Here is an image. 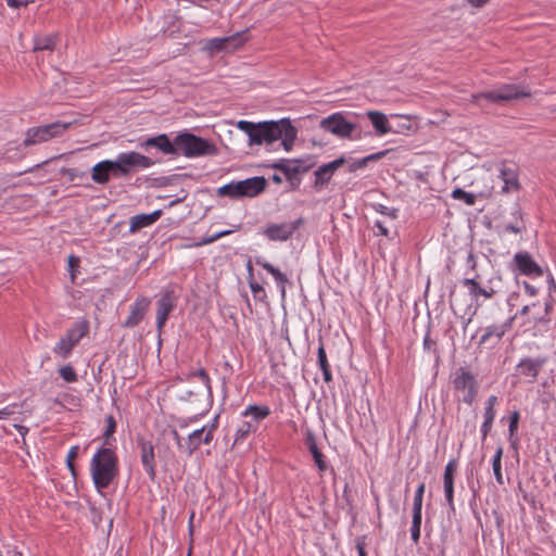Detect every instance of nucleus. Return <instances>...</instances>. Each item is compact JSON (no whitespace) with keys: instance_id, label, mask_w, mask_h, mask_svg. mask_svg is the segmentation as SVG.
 <instances>
[{"instance_id":"obj_1","label":"nucleus","mask_w":556,"mask_h":556,"mask_svg":"<svg viewBox=\"0 0 556 556\" xmlns=\"http://www.w3.org/2000/svg\"><path fill=\"white\" fill-rule=\"evenodd\" d=\"M90 470L97 489H106L117 476V456L109 447L100 448L92 457Z\"/></svg>"},{"instance_id":"obj_2","label":"nucleus","mask_w":556,"mask_h":556,"mask_svg":"<svg viewBox=\"0 0 556 556\" xmlns=\"http://www.w3.org/2000/svg\"><path fill=\"white\" fill-rule=\"evenodd\" d=\"M188 381L197 383L180 395V400L190 403L194 408H202L206 412L212 396L211 380L205 369L200 368L188 375Z\"/></svg>"},{"instance_id":"obj_3","label":"nucleus","mask_w":556,"mask_h":556,"mask_svg":"<svg viewBox=\"0 0 556 556\" xmlns=\"http://www.w3.org/2000/svg\"><path fill=\"white\" fill-rule=\"evenodd\" d=\"M216 153V146L207 139L191 132H182L176 136V156L182 154L186 157H198L215 155Z\"/></svg>"},{"instance_id":"obj_4","label":"nucleus","mask_w":556,"mask_h":556,"mask_svg":"<svg viewBox=\"0 0 556 556\" xmlns=\"http://www.w3.org/2000/svg\"><path fill=\"white\" fill-rule=\"evenodd\" d=\"M319 127L339 138L359 140L362 131L357 124L349 122L342 112L333 113L319 122Z\"/></svg>"},{"instance_id":"obj_5","label":"nucleus","mask_w":556,"mask_h":556,"mask_svg":"<svg viewBox=\"0 0 556 556\" xmlns=\"http://www.w3.org/2000/svg\"><path fill=\"white\" fill-rule=\"evenodd\" d=\"M452 384L455 392L460 394L459 401L467 405H471L475 402L479 391V383L469 369L465 367L458 368L454 374Z\"/></svg>"},{"instance_id":"obj_6","label":"nucleus","mask_w":556,"mask_h":556,"mask_svg":"<svg viewBox=\"0 0 556 556\" xmlns=\"http://www.w3.org/2000/svg\"><path fill=\"white\" fill-rule=\"evenodd\" d=\"M267 180L264 177H252L237 182H230L222 188L218 192L220 195H229L231 198L255 197L265 190Z\"/></svg>"},{"instance_id":"obj_7","label":"nucleus","mask_w":556,"mask_h":556,"mask_svg":"<svg viewBox=\"0 0 556 556\" xmlns=\"http://www.w3.org/2000/svg\"><path fill=\"white\" fill-rule=\"evenodd\" d=\"M530 91L518 85H504L496 90L480 92L471 96V101L480 105V100L484 99L491 103H500L529 97Z\"/></svg>"},{"instance_id":"obj_8","label":"nucleus","mask_w":556,"mask_h":556,"mask_svg":"<svg viewBox=\"0 0 556 556\" xmlns=\"http://www.w3.org/2000/svg\"><path fill=\"white\" fill-rule=\"evenodd\" d=\"M71 125L72 123L54 122L43 126L31 127L26 131L24 146L28 147L60 137L71 127Z\"/></svg>"},{"instance_id":"obj_9","label":"nucleus","mask_w":556,"mask_h":556,"mask_svg":"<svg viewBox=\"0 0 556 556\" xmlns=\"http://www.w3.org/2000/svg\"><path fill=\"white\" fill-rule=\"evenodd\" d=\"M269 129L273 131L269 138H266L264 143L271 144L277 140H281L280 146L290 151L298 136L296 128L291 124L289 118H281L279 121H271Z\"/></svg>"},{"instance_id":"obj_10","label":"nucleus","mask_w":556,"mask_h":556,"mask_svg":"<svg viewBox=\"0 0 556 556\" xmlns=\"http://www.w3.org/2000/svg\"><path fill=\"white\" fill-rule=\"evenodd\" d=\"M304 224L302 217L281 223H269L262 228L260 233L269 241H287L292 238L294 232Z\"/></svg>"},{"instance_id":"obj_11","label":"nucleus","mask_w":556,"mask_h":556,"mask_svg":"<svg viewBox=\"0 0 556 556\" xmlns=\"http://www.w3.org/2000/svg\"><path fill=\"white\" fill-rule=\"evenodd\" d=\"M118 176H127L139 168L154 165V161L138 152L119 153L114 161Z\"/></svg>"},{"instance_id":"obj_12","label":"nucleus","mask_w":556,"mask_h":556,"mask_svg":"<svg viewBox=\"0 0 556 556\" xmlns=\"http://www.w3.org/2000/svg\"><path fill=\"white\" fill-rule=\"evenodd\" d=\"M245 41H248V30H242L231 36L208 39L205 41L203 50L210 54L220 51L228 52L240 48Z\"/></svg>"},{"instance_id":"obj_13","label":"nucleus","mask_w":556,"mask_h":556,"mask_svg":"<svg viewBox=\"0 0 556 556\" xmlns=\"http://www.w3.org/2000/svg\"><path fill=\"white\" fill-rule=\"evenodd\" d=\"M218 416H215L214 420L208 426H203L200 429L192 431L185 443V453L192 455L202 443L210 444L214 438V432L217 429Z\"/></svg>"},{"instance_id":"obj_14","label":"nucleus","mask_w":556,"mask_h":556,"mask_svg":"<svg viewBox=\"0 0 556 556\" xmlns=\"http://www.w3.org/2000/svg\"><path fill=\"white\" fill-rule=\"evenodd\" d=\"M271 121H265L257 124H254L249 121H239L237 123V127L244 131L249 136V144H262L264 143L266 138H269L273 131L269 129Z\"/></svg>"},{"instance_id":"obj_15","label":"nucleus","mask_w":556,"mask_h":556,"mask_svg":"<svg viewBox=\"0 0 556 556\" xmlns=\"http://www.w3.org/2000/svg\"><path fill=\"white\" fill-rule=\"evenodd\" d=\"M514 265L521 275L529 277L543 276L542 267L533 260L528 252H518L514 256Z\"/></svg>"},{"instance_id":"obj_16","label":"nucleus","mask_w":556,"mask_h":556,"mask_svg":"<svg viewBox=\"0 0 556 556\" xmlns=\"http://www.w3.org/2000/svg\"><path fill=\"white\" fill-rule=\"evenodd\" d=\"M500 178L504 186V192L517 191L520 189L518 179V166L514 163L503 161L498 165Z\"/></svg>"},{"instance_id":"obj_17","label":"nucleus","mask_w":556,"mask_h":556,"mask_svg":"<svg viewBox=\"0 0 556 556\" xmlns=\"http://www.w3.org/2000/svg\"><path fill=\"white\" fill-rule=\"evenodd\" d=\"M137 444L140 450L141 463L149 478L154 481L156 477L154 446L151 441H147L143 438H138Z\"/></svg>"},{"instance_id":"obj_18","label":"nucleus","mask_w":556,"mask_h":556,"mask_svg":"<svg viewBox=\"0 0 556 556\" xmlns=\"http://www.w3.org/2000/svg\"><path fill=\"white\" fill-rule=\"evenodd\" d=\"M547 358L545 356L532 358V357H526L522 358L517 367V374L519 376H523L530 379V382H534L536 380V377L543 366L546 364Z\"/></svg>"},{"instance_id":"obj_19","label":"nucleus","mask_w":556,"mask_h":556,"mask_svg":"<svg viewBox=\"0 0 556 556\" xmlns=\"http://www.w3.org/2000/svg\"><path fill=\"white\" fill-rule=\"evenodd\" d=\"M149 306L150 300L148 298H138L130 306L129 315L122 324L123 328H134L139 325V323L143 319Z\"/></svg>"},{"instance_id":"obj_20","label":"nucleus","mask_w":556,"mask_h":556,"mask_svg":"<svg viewBox=\"0 0 556 556\" xmlns=\"http://www.w3.org/2000/svg\"><path fill=\"white\" fill-rule=\"evenodd\" d=\"M175 306L173 291H165L157 301L156 328L161 333L169 313Z\"/></svg>"},{"instance_id":"obj_21","label":"nucleus","mask_w":556,"mask_h":556,"mask_svg":"<svg viewBox=\"0 0 556 556\" xmlns=\"http://www.w3.org/2000/svg\"><path fill=\"white\" fill-rule=\"evenodd\" d=\"M457 469V462L456 459H451L444 469L443 475V488H444V494L446 498V503L448 507L454 510V475Z\"/></svg>"},{"instance_id":"obj_22","label":"nucleus","mask_w":556,"mask_h":556,"mask_svg":"<svg viewBox=\"0 0 556 556\" xmlns=\"http://www.w3.org/2000/svg\"><path fill=\"white\" fill-rule=\"evenodd\" d=\"M111 175L118 177L114 161H101L92 167L91 178L97 184H106Z\"/></svg>"},{"instance_id":"obj_23","label":"nucleus","mask_w":556,"mask_h":556,"mask_svg":"<svg viewBox=\"0 0 556 556\" xmlns=\"http://www.w3.org/2000/svg\"><path fill=\"white\" fill-rule=\"evenodd\" d=\"M141 147L156 148L166 155H175L176 156V138L174 139V141H170L168 136L165 134L159 135L156 137L148 138L144 142L141 143Z\"/></svg>"},{"instance_id":"obj_24","label":"nucleus","mask_w":556,"mask_h":556,"mask_svg":"<svg viewBox=\"0 0 556 556\" xmlns=\"http://www.w3.org/2000/svg\"><path fill=\"white\" fill-rule=\"evenodd\" d=\"M305 445H306L307 450L309 451V453L312 454L318 470L320 472L326 471L328 468L327 462L325 459L324 454L317 446V441H316L315 434L309 429H307L305 432Z\"/></svg>"},{"instance_id":"obj_25","label":"nucleus","mask_w":556,"mask_h":556,"mask_svg":"<svg viewBox=\"0 0 556 556\" xmlns=\"http://www.w3.org/2000/svg\"><path fill=\"white\" fill-rule=\"evenodd\" d=\"M511 319L501 325H492L485 328L484 333L481 336L480 344L494 345L501 341L507 329L510 327Z\"/></svg>"},{"instance_id":"obj_26","label":"nucleus","mask_w":556,"mask_h":556,"mask_svg":"<svg viewBox=\"0 0 556 556\" xmlns=\"http://www.w3.org/2000/svg\"><path fill=\"white\" fill-rule=\"evenodd\" d=\"M463 286L468 289L470 296L478 300L480 296L491 299L496 293L495 289L489 285L478 283L473 279H463Z\"/></svg>"},{"instance_id":"obj_27","label":"nucleus","mask_w":556,"mask_h":556,"mask_svg":"<svg viewBox=\"0 0 556 556\" xmlns=\"http://www.w3.org/2000/svg\"><path fill=\"white\" fill-rule=\"evenodd\" d=\"M163 211H152L150 214H138L130 219V232L139 231L155 223L162 215Z\"/></svg>"},{"instance_id":"obj_28","label":"nucleus","mask_w":556,"mask_h":556,"mask_svg":"<svg viewBox=\"0 0 556 556\" xmlns=\"http://www.w3.org/2000/svg\"><path fill=\"white\" fill-rule=\"evenodd\" d=\"M345 163V159L343 156L318 167L315 172L316 182L325 184L328 182L333 175L334 170L338 169Z\"/></svg>"},{"instance_id":"obj_29","label":"nucleus","mask_w":556,"mask_h":556,"mask_svg":"<svg viewBox=\"0 0 556 556\" xmlns=\"http://www.w3.org/2000/svg\"><path fill=\"white\" fill-rule=\"evenodd\" d=\"M490 191H465L460 188H456L452 191V198L464 202L466 205H475L477 199H485L490 195Z\"/></svg>"},{"instance_id":"obj_30","label":"nucleus","mask_w":556,"mask_h":556,"mask_svg":"<svg viewBox=\"0 0 556 556\" xmlns=\"http://www.w3.org/2000/svg\"><path fill=\"white\" fill-rule=\"evenodd\" d=\"M367 117L370 119L374 128L376 129L379 136L386 135L391 131V127L389 121L382 112L379 111H368Z\"/></svg>"},{"instance_id":"obj_31","label":"nucleus","mask_w":556,"mask_h":556,"mask_svg":"<svg viewBox=\"0 0 556 556\" xmlns=\"http://www.w3.org/2000/svg\"><path fill=\"white\" fill-rule=\"evenodd\" d=\"M89 331V326L86 321L78 323L71 329H68L62 338L65 339L68 343L76 346L79 341L87 336Z\"/></svg>"},{"instance_id":"obj_32","label":"nucleus","mask_w":556,"mask_h":556,"mask_svg":"<svg viewBox=\"0 0 556 556\" xmlns=\"http://www.w3.org/2000/svg\"><path fill=\"white\" fill-rule=\"evenodd\" d=\"M255 263L257 265H260L261 267H263L268 274H270L275 278L277 283H279L281 286V293H282V295H285V292H286L285 286L288 282L287 276L283 273H281L278 268L273 266L270 263L262 260L261 257H256Z\"/></svg>"},{"instance_id":"obj_33","label":"nucleus","mask_w":556,"mask_h":556,"mask_svg":"<svg viewBox=\"0 0 556 556\" xmlns=\"http://www.w3.org/2000/svg\"><path fill=\"white\" fill-rule=\"evenodd\" d=\"M270 167L282 172L288 180H293L299 175V169L295 167L293 160L281 159L278 162L273 163Z\"/></svg>"},{"instance_id":"obj_34","label":"nucleus","mask_w":556,"mask_h":556,"mask_svg":"<svg viewBox=\"0 0 556 556\" xmlns=\"http://www.w3.org/2000/svg\"><path fill=\"white\" fill-rule=\"evenodd\" d=\"M58 41V35L38 36L34 40V51H53Z\"/></svg>"},{"instance_id":"obj_35","label":"nucleus","mask_w":556,"mask_h":556,"mask_svg":"<svg viewBox=\"0 0 556 556\" xmlns=\"http://www.w3.org/2000/svg\"><path fill=\"white\" fill-rule=\"evenodd\" d=\"M241 227L240 224L236 225L233 229H226V230H222V231H218L214 235H211V236H206V237H203L202 239H200L199 241H195L193 243H190V244H187L186 247L187 248H199V247H202V245H205V244H210V243H213L215 242L217 239L219 238H223L225 236H228L230 233H232L233 231L236 230H239Z\"/></svg>"},{"instance_id":"obj_36","label":"nucleus","mask_w":556,"mask_h":556,"mask_svg":"<svg viewBox=\"0 0 556 556\" xmlns=\"http://www.w3.org/2000/svg\"><path fill=\"white\" fill-rule=\"evenodd\" d=\"M317 357H318L319 367L323 371L324 380H325V382L328 383L332 380V375H331L330 365L327 361V355H326V351H325L323 343H320L318 346Z\"/></svg>"},{"instance_id":"obj_37","label":"nucleus","mask_w":556,"mask_h":556,"mask_svg":"<svg viewBox=\"0 0 556 556\" xmlns=\"http://www.w3.org/2000/svg\"><path fill=\"white\" fill-rule=\"evenodd\" d=\"M387 153H388V150L381 151V152H377V153L367 155V156H365V157H363L361 160H357L355 162H352L349 165V172L353 173V172H356L358 169H362V168H364L368 164V162H370V161H378V160L382 159Z\"/></svg>"},{"instance_id":"obj_38","label":"nucleus","mask_w":556,"mask_h":556,"mask_svg":"<svg viewBox=\"0 0 556 556\" xmlns=\"http://www.w3.org/2000/svg\"><path fill=\"white\" fill-rule=\"evenodd\" d=\"M515 218L513 222H505L502 224L503 231L521 233L526 230V223L520 214L518 216L514 214Z\"/></svg>"},{"instance_id":"obj_39","label":"nucleus","mask_w":556,"mask_h":556,"mask_svg":"<svg viewBox=\"0 0 556 556\" xmlns=\"http://www.w3.org/2000/svg\"><path fill=\"white\" fill-rule=\"evenodd\" d=\"M502 455H503V447L498 446L496 450V453L493 457V462H492V468H493V472H494L496 482L501 485L504 484V479H503V473H502V463H501Z\"/></svg>"},{"instance_id":"obj_40","label":"nucleus","mask_w":556,"mask_h":556,"mask_svg":"<svg viewBox=\"0 0 556 556\" xmlns=\"http://www.w3.org/2000/svg\"><path fill=\"white\" fill-rule=\"evenodd\" d=\"M270 410L267 406L250 405L243 413L244 416H252L257 422L269 415Z\"/></svg>"},{"instance_id":"obj_41","label":"nucleus","mask_w":556,"mask_h":556,"mask_svg":"<svg viewBox=\"0 0 556 556\" xmlns=\"http://www.w3.org/2000/svg\"><path fill=\"white\" fill-rule=\"evenodd\" d=\"M74 348L75 346L68 343L65 339L61 338L53 348V353L62 359H66L71 355Z\"/></svg>"},{"instance_id":"obj_42","label":"nucleus","mask_w":556,"mask_h":556,"mask_svg":"<svg viewBox=\"0 0 556 556\" xmlns=\"http://www.w3.org/2000/svg\"><path fill=\"white\" fill-rule=\"evenodd\" d=\"M497 403V396L496 395H490L485 402V407H484V414H483V418L484 420H488V421H494V418H495V415H496V412H495V405Z\"/></svg>"},{"instance_id":"obj_43","label":"nucleus","mask_w":556,"mask_h":556,"mask_svg":"<svg viewBox=\"0 0 556 556\" xmlns=\"http://www.w3.org/2000/svg\"><path fill=\"white\" fill-rule=\"evenodd\" d=\"M59 374L63 378V380L66 382L72 383V382L77 381V374L71 365L62 366L59 369Z\"/></svg>"},{"instance_id":"obj_44","label":"nucleus","mask_w":556,"mask_h":556,"mask_svg":"<svg viewBox=\"0 0 556 556\" xmlns=\"http://www.w3.org/2000/svg\"><path fill=\"white\" fill-rule=\"evenodd\" d=\"M466 265L468 268L467 274L478 271L479 256L473 254L471 250L467 254Z\"/></svg>"},{"instance_id":"obj_45","label":"nucleus","mask_w":556,"mask_h":556,"mask_svg":"<svg viewBox=\"0 0 556 556\" xmlns=\"http://www.w3.org/2000/svg\"><path fill=\"white\" fill-rule=\"evenodd\" d=\"M424 493H425V483H420L415 492L413 508L422 509Z\"/></svg>"},{"instance_id":"obj_46","label":"nucleus","mask_w":556,"mask_h":556,"mask_svg":"<svg viewBox=\"0 0 556 556\" xmlns=\"http://www.w3.org/2000/svg\"><path fill=\"white\" fill-rule=\"evenodd\" d=\"M105 421H106V428L103 433V437H104L105 441H108L110 439V437L115 432L116 421L112 415H109L106 417Z\"/></svg>"},{"instance_id":"obj_47","label":"nucleus","mask_w":556,"mask_h":556,"mask_svg":"<svg viewBox=\"0 0 556 556\" xmlns=\"http://www.w3.org/2000/svg\"><path fill=\"white\" fill-rule=\"evenodd\" d=\"M295 167L299 169V174L308 172L314 163L311 162V159L308 160H301V159H294L293 160Z\"/></svg>"},{"instance_id":"obj_48","label":"nucleus","mask_w":556,"mask_h":556,"mask_svg":"<svg viewBox=\"0 0 556 556\" xmlns=\"http://www.w3.org/2000/svg\"><path fill=\"white\" fill-rule=\"evenodd\" d=\"M518 422H519V413L517 410H515L509 417L508 431H509L510 437H513L516 433V431L518 429Z\"/></svg>"},{"instance_id":"obj_49","label":"nucleus","mask_w":556,"mask_h":556,"mask_svg":"<svg viewBox=\"0 0 556 556\" xmlns=\"http://www.w3.org/2000/svg\"><path fill=\"white\" fill-rule=\"evenodd\" d=\"M252 429V426L249 422H244L238 430L235 442H238L240 439L245 438Z\"/></svg>"},{"instance_id":"obj_50","label":"nucleus","mask_w":556,"mask_h":556,"mask_svg":"<svg viewBox=\"0 0 556 556\" xmlns=\"http://www.w3.org/2000/svg\"><path fill=\"white\" fill-rule=\"evenodd\" d=\"M68 269L71 271L72 280L75 279V268L79 266V257L75 255H70L67 258Z\"/></svg>"},{"instance_id":"obj_51","label":"nucleus","mask_w":556,"mask_h":556,"mask_svg":"<svg viewBox=\"0 0 556 556\" xmlns=\"http://www.w3.org/2000/svg\"><path fill=\"white\" fill-rule=\"evenodd\" d=\"M249 286L254 296H257L260 293H263L265 295L264 288L257 281L251 279L249 281Z\"/></svg>"},{"instance_id":"obj_52","label":"nucleus","mask_w":556,"mask_h":556,"mask_svg":"<svg viewBox=\"0 0 556 556\" xmlns=\"http://www.w3.org/2000/svg\"><path fill=\"white\" fill-rule=\"evenodd\" d=\"M7 1V4L10 7V8H13V9H18L21 7H26L29 2V0H5Z\"/></svg>"},{"instance_id":"obj_53","label":"nucleus","mask_w":556,"mask_h":556,"mask_svg":"<svg viewBox=\"0 0 556 556\" xmlns=\"http://www.w3.org/2000/svg\"><path fill=\"white\" fill-rule=\"evenodd\" d=\"M412 526H421V509L413 508Z\"/></svg>"},{"instance_id":"obj_54","label":"nucleus","mask_w":556,"mask_h":556,"mask_svg":"<svg viewBox=\"0 0 556 556\" xmlns=\"http://www.w3.org/2000/svg\"><path fill=\"white\" fill-rule=\"evenodd\" d=\"M492 421L483 420L481 426L482 440H485L486 435L492 429Z\"/></svg>"},{"instance_id":"obj_55","label":"nucleus","mask_w":556,"mask_h":556,"mask_svg":"<svg viewBox=\"0 0 556 556\" xmlns=\"http://www.w3.org/2000/svg\"><path fill=\"white\" fill-rule=\"evenodd\" d=\"M170 433H172L173 439L175 440V442H176V444H177L178 448H179L180 451L185 452V444H182V442H181V440H182V439H181V437L179 435L178 431H177L176 429H173V430L170 431Z\"/></svg>"},{"instance_id":"obj_56","label":"nucleus","mask_w":556,"mask_h":556,"mask_svg":"<svg viewBox=\"0 0 556 556\" xmlns=\"http://www.w3.org/2000/svg\"><path fill=\"white\" fill-rule=\"evenodd\" d=\"M375 228L378 229V231L375 232L376 235L388 236V233H389L388 228L384 226V224L381 220L376 222Z\"/></svg>"},{"instance_id":"obj_57","label":"nucleus","mask_w":556,"mask_h":556,"mask_svg":"<svg viewBox=\"0 0 556 556\" xmlns=\"http://www.w3.org/2000/svg\"><path fill=\"white\" fill-rule=\"evenodd\" d=\"M420 527L421 526H412L410 528V536L414 543H418L420 538Z\"/></svg>"},{"instance_id":"obj_58","label":"nucleus","mask_w":556,"mask_h":556,"mask_svg":"<svg viewBox=\"0 0 556 556\" xmlns=\"http://www.w3.org/2000/svg\"><path fill=\"white\" fill-rule=\"evenodd\" d=\"M78 450H79V447L77 445L72 446L70 452H68V454H67V459L66 460L74 462V458H76L77 455H78Z\"/></svg>"},{"instance_id":"obj_59","label":"nucleus","mask_w":556,"mask_h":556,"mask_svg":"<svg viewBox=\"0 0 556 556\" xmlns=\"http://www.w3.org/2000/svg\"><path fill=\"white\" fill-rule=\"evenodd\" d=\"M525 286V290L526 292L530 295V296H533L536 294V288L533 287L532 285L528 283V282H525L523 283Z\"/></svg>"},{"instance_id":"obj_60","label":"nucleus","mask_w":556,"mask_h":556,"mask_svg":"<svg viewBox=\"0 0 556 556\" xmlns=\"http://www.w3.org/2000/svg\"><path fill=\"white\" fill-rule=\"evenodd\" d=\"M435 345V342L430 339V337L427 334L424 339V346L427 350H431L432 346Z\"/></svg>"},{"instance_id":"obj_61","label":"nucleus","mask_w":556,"mask_h":556,"mask_svg":"<svg viewBox=\"0 0 556 556\" xmlns=\"http://www.w3.org/2000/svg\"><path fill=\"white\" fill-rule=\"evenodd\" d=\"M471 274V277H469L468 279H473L475 281H477L478 283H482V275L481 273L478 270L476 273H470Z\"/></svg>"},{"instance_id":"obj_62","label":"nucleus","mask_w":556,"mask_h":556,"mask_svg":"<svg viewBox=\"0 0 556 556\" xmlns=\"http://www.w3.org/2000/svg\"><path fill=\"white\" fill-rule=\"evenodd\" d=\"M472 7L480 8L484 5L488 0H467Z\"/></svg>"},{"instance_id":"obj_63","label":"nucleus","mask_w":556,"mask_h":556,"mask_svg":"<svg viewBox=\"0 0 556 556\" xmlns=\"http://www.w3.org/2000/svg\"><path fill=\"white\" fill-rule=\"evenodd\" d=\"M356 548H357V552H358V556H367L366 551H365L364 543L358 542V543L356 544Z\"/></svg>"},{"instance_id":"obj_64","label":"nucleus","mask_w":556,"mask_h":556,"mask_svg":"<svg viewBox=\"0 0 556 556\" xmlns=\"http://www.w3.org/2000/svg\"><path fill=\"white\" fill-rule=\"evenodd\" d=\"M270 178L276 184H281L282 182V179H281V177L278 174H274Z\"/></svg>"}]
</instances>
